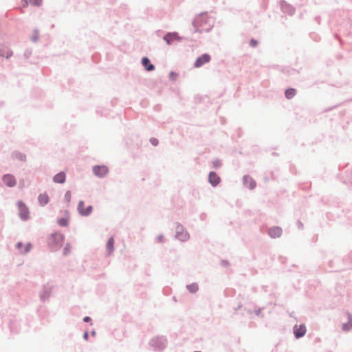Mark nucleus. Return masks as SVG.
Masks as SVG:
<instances>
[{
	"instance_id": "obj_1",
	"label": "nucleus",
	"mask_w": 352,
	"mask_h": 352,
	"mask_svg": "<svg viewBox=\"0 0 352 352\" xmlns=\"http://www.w3.org/2000/svg\"><path fill=\"white\" fill-rule=\"evenodd\" d=\"M212 19L206 14H201L197 16L194 21V25L197 30H208L211 27Z\"/></svg>"
},
{
	"instance_id": "obj_2",
	"label": "nucleus",
	"mask_w": 352,
	"mask_h": 352,
	"mask_svg": "<svg viewBox=\"0 0 352 352\" xmlns=\"http://www.w3.org/2000/svg\"><path fill=\"white\" fill-rule=\"evenodd\" d=\"M63 241L64 236L60 233H55L49 239V243L54 249H56L61 246Z\"/></svg>"
},
{
	"instance_id": "obj_3",
	"label": "nucleus",
	"mask_w": 352,
	"mask_h": 352,
	"mask_svg": "<svg viewBox=\"0 0 352 352\" xmlns=\"http://www.w3.org/2000/svg\"><path fill=\"white\" fill-rule=\"evenodd\" d=\"M19 210V216L23 220H27L29 218V210L28 207L21 201L17 202Z\"/></svg>"
},
{
	"instance_id": "obj_4",
	"label": "nucleus",
	"mask_w": 352,
	"mask_h": 352,
	"mask_svg": "<svg viewBox=\"0 0 352 352\" xmlns=\"http://www.w3.org/2000/svg\"><path fill=\"white\" fill-rule=\"evenodd\" d=\"M93 172L96 176L102 177L107 175L109 169L104 165L94 166Z\"/></svg>"
},
{
	"instance_id": "obj_5",
	"label": "nucleus",
	"mask_w": 352,
	"mask_h": 352,
	"mask_svg": "<svg viewBox=\"0 0 352 352\" xmlns=\"http://www.w3.org/2000/svg\"><path fill=\"white\" fill-rule=\"evenodd\" d=\"M210 60V56L208 54H204L196 59L194 65L195 67L198 68L201 67L203 65L209 63Z\"/></svg>"
},
{
	"instance_id": "obj_6",
	"label": "nucleus",
	"mask_w": 352,
	"mask_h": 352,
	"mask_svg": "<svg viewBox=\"0 0 352 352\" xmlns=\"http://www.w3.org/2000/svg\"><path fill=\"white\" fill-rule=\"evenodd\" d=\"M2 181L3 184L8 187H14L16 184V178L14 175L10 174L5 175L2 177Z\"/></svg>"
},
{
	"instance_id": "obj_7",
	"label": "nucleus",
	"mask_w": 352,
	"mask_h": 352,
	"mask_svg": "<svg viewBox=\"0 0 352 352\" xmlns=\"http://www.w3.org/2000/svg\"><path fill=\"white\" fill-rule=\"evenodd\" d=\"M306 331V327L304 324L295 325L294 327V333L296 338L302 337Z\"/></svg>"
},
{
	"instance_id": "obj_8",
	"label": "nucleus",
	"mask_w": 352,
	"mask_h": 352,
	"mask_svg": "<svg viewBox=\"0 0 352 352\" xmlns=\"http://www.w3.org/2000/svg\"><path fill=\"white\" fill-rule=\"evenodd\" d=\"M78 211L82 215H88L92 211V206H89L87 208H85V203L81 201L78 204Z\"/></svg>"
},
{
	"instance_id": "obj_9",
	"label": "nucleus",
	"mask_w": 352,
	"mask_h": 352,
	"mask_svg": "<svg viewBox=\"0 0 352 352\" xmlns=\"http://www.w3.org/2000/svg\"><path fill=\"white\" fill-rule=\"evenodd\" d=\"M176 236L178 239L182 241H185L189 238L187 232L184 231L182 227H177Z\"/></svg>"
},
{
	"instance_id": "obj_10",
	"label": "nucleus",
	"mask_w": 352,
	"mask_h": 352,
	"mask_svg": "<svg viewBox=\"0 0 352 352\" xmlns=\"http://www.w3.org/2000/svg\"><path fill=\"white\" fill-rule=\"evenodd\" d=\"M208 180L213 186H216L219 184L221 179L214 172H210L208 175Z\"/></svg>"
},
{
	"instance_id": "obj_11",
	"label": "nucleus",
	"mask_w": 352,
	"mask_h": 352,
	"mask_svg": "<svg viewBox=\"0 0 352 352\" xmlns=\"http://www.w3.org/2000/svg\"><path fill=\"white\" fill-rule=\"evenodd\" d=\"M268 234L272 238L279 237L282 234V229L280 227L272 228L269 230Z\"/></svg>"
},
{
	"instance_id": "obj_12",
	"label": "nucleus",
	"mask_w": 352,
	"mask_h": 352,
	"mask_svg": "<svg viewBox=\"0 0 352 352\" xmlns=\"http://www.w3.org/2000/svg\"><path fill=\"white\" fill-rule=\"evenodd\" d=\"M179 39V38L177 33H168L164 37V40L168 45H170L172 42Z\"/></svg>"
},
{
	"instance_id": "obj_13",
	"label": "nucleus",
	"mask_w": 352,
	"mask_h": 352,
	"mask_svg": "<svg viewBox=\"0 0 352 352\" xmlns=\"http://www.w3.org/2000/svg\"><path fill=\"white\" fill-rule=\"evenodd\" d=\"M243 182L250 189H253L256 187V182L249 176H245L243 177Z\"/></svg>"
},
{
	"instance_id": "obj_14",
	"label": "nucleus",
	"mask_w": 352,
	"mask_h": 352,
	"mask_svg": "<svg viewBox=\"0 0 352 352\" xmlns=\"http://www.w3.org/2000/svg\"><path fill=\"white\" fill-rule=\"evenodd\" d=\"M16 248L21 254H24L28 252L31 249L32 246L31 244L27 243L23 247V243L19 242L16 244Z\"/></svg>"
},
{
	"instance_id": "obj_15",
	"label": "nucleus",
	"mask_w": 352,
	"mask_h": 352,
	"mask_svg": "<svg viewBox=\"0 0 352 352\" xmlns=\"http://www.w3.org/2000/svg\"><path fill=\"white\" fill-rule=\"evenodd\" d=\"M42 3V0H22L21 4L23 7H27L28 4L39 6Z\"/></svg>"
},
{
	"instance_id": "obj_16",
	"label": "nucleus",
	"mask_w": 352,
	"mask_h": 352,
	"mask_svg": "<svg viewBox=\"0 0 352 352\" xmlns=\"http://www.w3.org/2000/svg\"><path fill=\"white\" fill-rule=\"evenodd\" d=\"M142 63L147 71H153L155 69L154 65L150 63L149 59L146 57L142 58Z\"/></svg>"
},
{
	"instance_id": "obj_17",
	"label": "nucleus",
	"mask_w": 352,
	"mask_h": 352,
	"mask_svg": "<svg viewBox=\"0 0 352 352\" xmlns=\"http://www.w3.org/2000/svg\"><path fill=\"white\" fill-rule=\"evenodd\" d=\"M54 182L56 183L63 184L65 181V173L64 172H60L56 174L53 179Z\"/></svg>"
},
{
	"instance_id": "obj_18",
	"label": "nucleus",
	"mask_w": 352,
	"mask_h": 352,
	"mask_svg": "<svg viewBox=\"0 0 352 352\" xmlns=\"http://www.w3.org/2000/svg\"><path fill=\"white\" fill-rule=\"evenodd\" d=\"M49 197L46 193L41 194L38 197V202L42 206L47 204L49 202Z\"/></svg>"
},
{
	"instance_id": "obj_19",
	"label": "nucleus",
	"mask_w": 352,
	"mask_h": 352,
	"mask_svg": "<svg viewBox=\"0 0 352 352\" xmlns=\"http://www.w3.org/2000/svg\"><path fill=\"white\" fill-rule=\"evenodd\" d=\"M113 245H114V239L113 237H111L106 245L107 249L108 250V254H110L113 251Z\"/></svg>"
},
{
	"instance_id": "obj_20",
	"label": "nucleus",
	"mask_w": 352,
	"mask_h": 352,
	"mask_svg": "<svg viewBox=\"0 0 352 352\" xmlns=\"http://www.w3.org/2000/svg\"><path fill=\"white\" fill-rule=\"evenodd\" d=\"M296 89H292V88L288 89L285 91V97L287 99H291L296 95Z\"/></svg>"
},
{
	"instance_id": "obj_21",
	"label": "nucleus",
	"mask_w": 352,
	"mask_h": 352,
	"mask_svg": "<svg viewBox=\"0 0 352 352\" xmlns=\"http://www.w3.org/2000/svg\"><path fill=\"white\" fill-rule=\"evenodd\" d=\"M69 216L67 214L65 217L59 219L58 221L60 226H67L68 225Z\"/></svg>"
},
{
	"instance_id": "obj_22",
	"label": "nucleus",
	"mask_w": 352,
	"mask_h": 352,
	"mask_svg": "<svg viewBox=\"0 0 352 352\" xmlns=\"http://www.w3.org/2000/svg\"><path fill=\"white\" fill-rule=\"evenodd\" d=\"M187 288L191 292V293H195L196 292L198 289H199V287L197 285V284L196 283H192L191 285H189L187 286Z\"/></svg>"
},
{
	"instance_id": "obj_23",
	"label": "nucleus",
	"mask_w": 352,
	"mask_h": 352,
	"mask_svg": "<svg viewBox=\"0 0 352 352\" xmlns=\"http://www.w3.org/2000/svg\"><path fill=\"white\" fill-rule=\"evenodd\" d=\"M352 328V322L349 321L347 324H343V329L345 331L349 330Z\"/></svg>"
},
{
	"instance_id": "obj_24",
	"label": "nucleus",
	"mask_w": 352,
	"mask_h": 352,
	"mask_svg": "<svg viewBox=\"0 0 352 352\" xmlns=\"http://www.w3.org/2000/svg\"><path fill=\"white\" fill-rule=\"evenodd\" d=\"M71 192L69 191H67L65 195V199L67 202H69L70 200H71Z\"/></svg>"
},
{
	"instance_id": "obj_25",
	"label": "nucleus",
	"mask_w": 352,
	"mask_h": 352,
	"mask_svg": "<svg viewBox=\"0 0 352 352\" xmlns=\"http://www.w3.org/2000/svg\"><path fill=\"white\" fill-rule=\"evenodd\" d=\"M150 142L153 145V146H157L158 144V140L157 138H151L150 140Z\"/></svg>"
},
{
	"instance_id": "obj_26",
	"label": "nucleus",
	"mask_w": 352,
	"mask_h": 352,
	"mask_svg": "<svg viewBox=\"0 0 352 352\" xmlns=\"http://www.w3.org/2000/svg\"><path fill=\"white\" fill-rule=\"evenodd\" d=\"M257 44H258L257 41H256V40H254V39H251V40L250 41V46H252V47H256V46L257 45Z\"/></svg>"
},
{
	"instance_id": "obj_27",
	"label": "nucleus",
	"mask_w": 352,
	"mask_h": 352,
	"mask_svg": "<svg viewBox=\"0 0 352 352\" xmlns=\"http://www.w3.org/2000/svg\"><path fill=\"white\" fill-rule=\"evenodd\" d=\"M70 247L69 245H67L64 248V254H67L69 252Z\"/></svg>"
},
{
	"instance_id": "obj_28",
	"label": "nucleus",
	"mask_w": 352,
	"mask_h": 352,
	"mask_svg": "<svg viewBox=\"0 0 352 352\" xmlns=\"http://www.w3.org/2000/svg\"><path fill=\"white\" fill-rule=\"evenodd\" d=\"M83 320L85 322H89L91 320V318L89 317H88V316H86V317L84 318Z\"/></svg>"
},
{
	"instance_id": "obj_29",
	"label": "nucleus",
	"mask_w": 352,
	"mask_h": 352,
	"mask_svg": "<svg viewBox=\"0 0 352 352\" xmlns=\"http://www.w3.org/2000/svg\"><path fill=\"white\" fill-rule=\"evenodd\" d=\"M84 338H85V339H86V340L87 339V338H88V333H87V332H85V334H84Z\"/></svg>"
},
{
	"instance_id": "obj_30",
	"label": "nucleus",
	"mask_w": 352,
	"mask_h": 352,
	"mask_svg": "<svg viewBox=\"0 0 352 352\" xmlns=\"http://www.w3.org/2000/svg\"><path fill=\"white\" fill-rule=\"evenodd\" d=\"M19 158H20L21 160H24V159H25V156H24V155H20Z\"/></svg>"
},
{
	"instance_id": "obj_31",
	"label": "nucleus",
	"mask_w": 352,
	"mask_h": 352,
	"mask_svg": "<svg viewBox=\"0 0 352 352\" xmlns=\"http://www.w3.org/2000/svg\"><path fill=\"white\" fill-rule=\"evenodd\" d=\"M219 165V163H218V162H214V166L215 167L218 166Z\"/></svg>"
}]
</instances>
